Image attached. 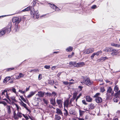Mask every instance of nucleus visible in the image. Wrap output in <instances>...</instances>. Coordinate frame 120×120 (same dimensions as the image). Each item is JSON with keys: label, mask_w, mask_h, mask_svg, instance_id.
<instances>
[{"label": "nucleus", "mask_w": 120, "mask_h": 120, "mask_svg": "<svg viewBox=\"0 0 120 120\" xmlns=\"http://www.w3.org/2000/svg\"><path fill=\"white\" fill-rule=\"evenodd\" d=\"M39 13L38 11V10L35 11V16H36V17L37 19H38L39 17Z\"/></svg>", "instance_id": "nucleus-26"}, {"label": "nucleus", "mask_w": 120, "mask_h": 120, "mask_svg": "<svg viewBox=\"0 0 120 120\" xmlns=\"http://www.w3.org/2000/svg\"><path fill=\"white\" fill-rule=\"evenodd\" d=\"M82 101L83 104H84V105H86L87 104V103L86 102L85 100H82Z\"/></svg>", "instance_id": "nucleus-60"}, {"label": "nucleus", "mask_w": 120, "mask_h": 120, "mask_svg": "<svg viewBox=\"0 0 120 120\" xmlns=\"http://www.w3.org/2000/svg\"><path fill=\"white\" fill-rule=\"evenodd\" d=\"M2 99L3 100H4L5 101L8 103L10 104H11V103L9 102V101L6 98H2Z\"/></svg>", "instance_id": "nucleus-61"}, {"label": "nucleus", "mask_w": 120, "mask_h": 120, "mask_svg": "<svg viewBox=\"0 0 120 120\" xmlns=\"http://www.w3.org/2000/svg\"><path fill=\"white\" fill-rule=\"evenodd\" d=\"M75 63L76 61H70L69 62V64L72 65L71 66V67H73V65H74V64H75Z\"/></svg>", "instance_id": "nucleus-35"}, {"label": "nucleus", "mask_w": 120, "mask_h": 120, "mask_svg": "<svg viewBox=\"0 0 120 120\" xmlns=\"http://www.w3.org/2000/svg\"><path fill=\"white\" fill-rule=\"evenodd\" d=\"M11 27L7 26L0 30V37L4 38L6 33L9 34L11 31Z\"/></svg>", "instance_id": "nucleus-1"}, {"label": "nucleus", "mask_w": 120, "mask_h": 120, "mask_svg": "<svg viewBox=\"0 0 120 120\" xmlns=\"http://www.w3.org/2000/svg\"><path fill=\"white\" fill-rule=\"evenodd\" d=\"M111 45L112 46L115 47H116V46L117 44L114 43H111Z\"/></svg>", "instance_id": "nucleus-63"}, {"label": "nucleus", "mask_w": 120, "mask_h": 120, "mask_svg": "<svg viewBox=\"0 0 120 120\" xmlns=\"http://www.w3.org/2000/svg\"><path fill=\"white\" fill-rule=\"evenodd\" d=\"M63 83L65 85H67L69 84V83L67 81H64L63 82Z\"/></svg>", "instance_id": "nucleus-59"}, {"label": "nucleus", "mask_w": 120, "mask_h": 120, "mask_svg": "<svg viewBox=\"0 0 120 120\" xmlns=\"http://www.w3.org/2000/svg\"><path fill=\"white\" fill-rule=\"evenodd\" d=\"M19 96L22 100L24 102H26V100L23 97L22 95L21 96L20 95H19Z\"/></svg>", "instance_id": "nucleus-46"}, {"label": "nucleus", "mask_w": 120, "mask_h": 120, "mask_svg": "<svg viewBox=\"0 0 120 120\" xmlns=\"http://www.w3.org/2000/svg\"><path fill=\"white\" fill-rule=\"evenodd\" d=\"M63 99L62 100L60 99H57L56 102L58 105H60V104H62L63 101H62Z\"/></svg>", "instance_id": "nucleus-21"}, {"label": "nucleus", "mask_w": 120, "mask_h": 120, "mask_svg": "<svg viewBox=\"0 0 120 120\" xmlns=\"http://www.w3.org/2000/svg\"><path fill=\"white\" fill-rule=\"evenodd\" d=\"M120 96V90L118 91L115 94L114 97L116 98H119Z\"/></svg>", "instance_id": "nucleus-17"}, {"label": "nucleus", "mask_w": 120, "mask_h": 120, "mask_svg": "<svg viewBox=\"0 0 120 120\" xmlns=\"http://www.w3.org/2000/svg\"><path fill=\"white\" fill-rule=\"evenodd\" d=\"M56 113L57 114H59L60 115L63 116V113L61 110L58 108H57L56 109Z\"/></svg>", "instance_id": "nucleus-16"}, {"label": "nucleus", "mask_w": 120, "mask_h": 120, "mask_svg": "<svg viewBox=\"0 0 120 120\" xmlns=\"http://www.w3.org/2000/svg\"><path fill=\"white\" fill-rule=\"evenodd\" d=\"M30 8H29V7H28L25 8L24 9L22 10L20 12L23 11V12H25L26 11H28L30 10Z\"/></svg>", "instance_id": "nucleus-31"}, {"label": "nucleus", "mask_w": 120, "mask_h": 120, "mask_svg": "<svg viewBox=\"0 0 120 120\" xmlns=\"http://www.w3.org/2000/svg\"><path fill=\"white\" fill-rule=\"evenodd\" d=\"M42 100L44 104H46V105H48L49 102L48 100H46L45 98H43L42 99Z\"/></svg>", "instance_id": "nucleus-30"}, {"label": "nucleus", "mask_w": 120, "mask_h": 120, "mask_svg": "<svg viewBox=\"0 0 120 120\" xmlns=\"http://www.w3.org/2000/svg\"><path fill=\"white\" fill-rule=\"evenodd\" d=\"M79 113L80 116L82 117V115L84 114V112H85V111H82L81 110H79Z\"/></svg>", "instance_id": "nucleus-28"}, {"label": "nucleus", "mask_w": 120, "mask_h": 120, "mask_svg": "<svg viewBox=\"0 0 120 120\" xmlns=\"http://www.w3.org/2000/svg\"><path fill=\"white\" fill-rule=\"evenodd\" d=\"M36 91H31L30 92L29 94L27 96V97L29 98L32 97L36 93Z\"/></svg>", "instance_id": "nucleus-11"}, {"label": "nucleus", "mask_w": 120, "mask_h": 120, "mask_svg": "<svg viewBox=\"0 0 120 120\" xmlns=\"http://www.w3.org/2000/svg\"><path fill=\"white\" fill-rule=\"evenodd\" d=\"M94 50V48H90L85 50V51H83V53L84 55L88 54L93 52Z\"/></svg>", "instance_id": "nucleus-4"}, {"label": "nucleus", "mask_w": 120, "mask_h": 120, "mask_svg": "<svg viewBox=\"0 0 120 120\" xmlns=\"http://www.w3.org/2000/svg\"><path fill=\"white\" fill-rule=\"evenodd\" d=\"M82 95V94L81 93H80L78 96L76 97L75 98L76 101V102H77L78 99L80 98V97Z\"/></svg>", "instance_id": "nucleus-37"}, {"label": "nucleus", "mask_w": 120, "mask_h": 120, "mask_svg": "<svg viewBox=\"0 0 120 120\" xmlns=\"http://www.w3.org/2000/svg\"><path fill=\"white\" fill-rule=\"evenodd\" d=\"M42 78V75L41 74H39L38 76V79L39 80H41Z\"/></svg>", "instance_id": "nucleus-58"}, {"label": "nucleus", "mask_w": 120, "mask_h": 120, "mask_svg": "<svg viewBox=\"0 0 120 120\" xmlns=\"http://www.w3.org/2000/svg\"><path fill=\"white\" fill-rule=\"evenodd\" d=\"M51 96H53L54 97H55L57 95V93L55 91H53L51 93Z\"/></svg>", "instance_id": "nucleus-42"}, {"label": "nucleus", "mask_w": 120, "mask_h": 120, "mask_svg": "<svg viewBox=\"0 0 120 120\" xmlns=\"http://www.w3.org/2000/svg\"><path fill=\"white\" fill-rule=\"evenodd\" d=\"M78 94V93L77 92L75 91V92L73 93L72 98H73V100H75V99L77 96Z\"/></svg>", "instance_id": "nucleus-18"}, {"label": "nucleus", "mask_w": 120, "mask_h": 120, "mask_svg": "<svg viewBox=\"0 0 120 120\" xmlns=\"http://www.w3.org/2000/svg\"><path fill=\"white\" fill-rule=\"evenodd\" d=\"M7 108L8 110V113L9 114H10L11 112V107L10 105H7Z\"/></svg>", "instance_id": "nucleus-23"}, {"label": "nucleus", "mask_w": 120, "mask_h": 120, "mask_svg": "<svg viewBox=\"0 0 120 120\" xmlns=\"http://www.w3.org/2000/svg\"><path fill=\"white\" fill-rule=\"evenodd\" d=\"M77 64L78 66V67H81L83 66L85 64L83 62H81L77 63Z\"/></svg>", "instance_id": "nucleus-19"}, {"label": "nucleus", "mask_w": 120, "mask_h": 120, "mask_svg": "<svg viewBox=\"0 0 120 120\" xmlns=\"http://www.w3.org/2000/svg\"><path fill=\"white\" fill-rule=\"evenodd\" d=\"M30 8V14L31 15L32 17L34 18L35 16V10L34 8L32 6H29Z\"/></svg>", "instance_id": "nucleus-5"}, {"label": "nucleus", "mask_w": 120, "mask_h": 120, "mask_svg": "<svg viewBox=\"0 0 120 120\" xmlns=\"http://www.w3.org/2000/svg\"><path fill=\"white\" fill-rule=\"evenodd\" d=\"M44 67L46 69H48L50 68V65H45Z\"/></svg>", "instance_id": "nucleus-55"}, {"label": "nucleus", "mask_w": 120, "mask_h": 120, "mask_svg": "<svg viewBox=\"0 0 120 120\" xmlns=\"http://www.w3.org/2000/svg\"><path fill=\"white\" fill-rule=\"evenodd\" d=\"M14 30L15 32L18 31L19 30V25L14 24Z\"/></svg>", "instance_id": "nucleus-15"}, {"label": "nucleus", "mask_w": 120, "mask_h": 120, "mask_svg": "<svg viewBox=\"0 0 120 120\" xmlns=\"http://www.w3.org/2000/svg\"><path fill=\"white\" fill-rule=\"evenodd\" d=\"M118 51V50L113 49L112 50V52L111 53V55L112 56L117 55Z\"/></svg>", "instance_id": "nucleus-12"}, {"label": "nucleus", "mask_w": 120, "mask_h": 120, "mask_svg": "<svg viewBox=\"0 0 120 120\" xmlns=\"http://www.w3.org/2000/svg\"><path fill=\"white\" fill-rule=\"evenodd\" d=\"M48 4L51 8L54 9H55V6H56L54 4L50 3H49Z\"/></svg>", "instance_id": "nucleus-22"}, {"label": "nucleus", "mask_w": 120, "mask_h": 120, "mask_svg": "<svg viewBox=\"0 0 120 120\" xmlns=\"http://www.w3.org/2000/svg\"><path fill=\"white\" fill-rule=\"evenodd\" d=\"M102 52V51L101 50L97 52H95L96 54V56H98L99 54Z\"/></svg>", "instance_id": "nucleus-50"}, {"label": "nucleus", "mask_w": 120, "mask_h": 120, "mask_svg": "<svg viewBox=\"0 0 120 120\" xmlns=\"http://www.w3.org/2000/svg\"><path fill=\"white\" fill-rule=\"evenodd\" d=\"M115 98H113V100L114 102H117L119 101V100L117 98H116L115 97Z\"/></svg>", "instance_id": "nucleus-56"}, {"label": "nucleus", "mask_w": 120, "mask_h": 120, "mask_svg": "<svg viewBox=\"0 0 120 120\" xmlns=\"http://www.w3.org/2000/svg\"><path fill=\"white\" fill-rule=\"evenodd\" d=\"M119 90V88L118 85H116L114 87V91L116 92Z\"/></svg>", "instance_id": "nucleus-27"}, {"label": "nucleus", "mask_w": 120, "mask_h": 120, "mask_svg": "<svg viewBox=\"0 0 120 120\" xmlns=\"http://www.w3.org/2000/svg\"><path fill=\"white\" fill-rule=\"evenodd\" d=\"M74 100H73V98H72L70 100V101L69 103V104L70 105V106H73V105L72 104V102Z\"/></svg>", "instance_id": "nucleus-36"}, {"label": "nucleus", "mask_w": 120, "mask_h": 120, "mask_svg": "<svg viewBox=\"0 0 120 120\" xmlns=\"http://www.w3.org/2000/svg\"><path fill=\"white\" fill-rule=\"evenodd\" d=\"M22 19L20 17H15L13 18L12 21L15 24L18 25L22 21Z\"/></svg>", "instance_id": "nucleus-3"}, {"label": "nucleus", "mask_w": 120, "mask_h": 120, "mask_svg": "<svg viewBox=\"0 0 120 120\" xmlns=\"http://www.w3.org/2000/svg\"><path fill=\"white\" fill-rule=\"evenodd\" d=\"M89 107H91L93 109H94L95 107V106L94 105V104L92 103L90 104V105H89Z\"/></svg>", "instance_id": "nucleus-52"}, {"label": "nucleus", "mask_w": 120, "mask_h": 120, "mask_svg": "<svg viewBox=\"0 0 120 120\" xmlns=\"http://www.w3.org/2000/svg\"><path fill=\"white\" fill-rule=\"evenodd\" d=\"M108 89H107V92L108 93L111 94L112 93V89L111 86H108Z\"/></svg>", "instance_id": "nucleus-20"}, {"label": "nucleus", "mask_w": 120, "mask_h": 120, "mask_svg": "<svg viewBox=\"0 0 120 120\" xmlns=\"http://www.w3.org/2000/svg\"><path fill=\"white\" fill-rule=\"evenodd\" d=\"M55 98V97L54 98L53 97L51 98L50 100V104L54 106H55L56 104Z\"/></svg>", "instance_id": "nucleus-7"}, {"label": "nucleus", "mask_w": 120, "mask_h": 120, "mask_svg": "<svg viewBox=\"0 0 120 120\" xmlns=\"http://www.w3.org/2000/svg\"><path fill=\"white\" fill-rule=\"evenodd\" d=\"M106 94L107 96L106 100H108L110 99H112V97H111L110 94H108V93H106Z\"/></svg>", "instance_id": "nucleus-25"}, {"label": "nucleus", "mask_w": 120, "mask_h": 120, "mask_svg": "<svg viewBox=\"0 0 120 120\" xmlns=\"http://www.w3.org/2000/svg\"><path fill=\"white\" fill-rule=\"evenodd\" d=\"M55 11H60V9H59V8L57 7L56 6H55Z\"/></svg>", "instance_id": "nucleus-54"}, {"label": "nucleus", "mask_w": 120, "mask_h": 120, "mask_svg": "<svg viewBox=\"0 0 120 120\" xmlns=\"http://www.w3.org/2000/svg\"><path fill=\"white\" fill-rule=\"evenodd\" d=\"M82 82L84 84L90 87L91 86L93 85V82L90 80L89 78H87L86 79L83 80Z\"/></svg>", "instance_id": "nucleus-2"}, {"label": "nucleus", "mask_w": 120, "mask_h": 120, "mask_svg": "<svg viewBox=\"0 0 120 120\" xmlns=\"http://www.w3.org/2000/svg\"><path fill=\"white\" fill-rule=\"evenodd\" d=\"M16 107L17 110L18 112H19L20 106L18 105L15 103H14Z\"/></svg>", "instance_id": "nucleus-33"}, {"label": "nucleus", "mask_w": 120, "mask_h": 120, "mask_svg": "<svg viewBox=\"0 0 120 120\" xmlns=\"http://www.w3.org/2000/svg\"><path fill=\"white\" fill-rule=\"evenodd\" d=\"M45 95H46V96H49V97L51 96V93L49 92H47L46 93L45 92Z\"/></svg>", "instance_id": "nucleus-38"}, {"label": "nucleus", "mask_w": 120, "mask_h": 120, "mask_svg": "<svg viewBox=\"0 0 120 120\" xmlns=\"http://www.w3.org/2000/svg\"><path fill=\"white\" fill-rule=\"evenodd\" d=\"M95 55H96V54L95 52L94 53L90 56L91 59H93Z\"/></svg>", "instance_id": "nucleus-44"}, {"label": "nucleus", "mask_w": 120, "mask_h": 120, "mask_svg": "<svg viewBox=\"0 0 120 120\" xmlns=\"http://www.w3.org/2000/svg\"><path fill=\"white\" fill-rule=\"evenodd\" d=\"M2 104H3L4 106L8 105L7 103L4 101H2Z\"/></svg>", "instance_id": "nucleus-64"}, {"label": "nucleus", "mask_w": 120, "mask_h": 120, "mask_svg": "<svg viewBox=\"0 0 120 120\" xmlns=\"http://www.w3.org/2000/svg\"><path fill=\"white\" fill-rule=\"evenodd\" d=\"M100 90L102 92H103L105 91V88L104 87H101L100 88Z\"/></svg>", "instance_id": "nucleus-47"}, {"label": "nucleus", "mask_w": 120, "mask_h": 120, "mask_svg": "<svg viewBox=\"0 0 120 120\" xmlns=\"http://www.w3.org/2000/svg\"><path fill=\"white\" fill-rule=\"evenodd\" d=\"M11 79V77L8 76L6 77L3 80V82L4 83H7L8 81Z\"/></svg>", "instance_id": "nucleus-14"}, {"label": "nucleus", "mask_w": 120, "mask_h": 120, "mask_svg": "<svg viewBox=\"0 0 120 120\" xmlns=\"http://www.w3.org/2000/svg\"><path fill=\"white\" fill-rule=\"evenodd\" d=\"M108 59V58L106 56L104 57H102L101 58V60H103V61H105V60Z\"/></svg>", "instance_id": "nucleus-43"}, {"label": "nucleus", "mask_w": 120, "mask_h": 120, "mask_svg": "<svg viewBox=\"0 0 120 120\" xmlns=\"http://www.w3.org/2000/svg\"><path fill=\"white\" fill-rule=\"evenodd\" d=\"M28 116L29 117V118L31 120H34V118L32 116L31 117V116H30L29 115H28Z\"/></svg>", "instance_id": "nucleus-62"}, {"label": "nucleus", "mask_w": 120, "mask_h": 120, "mask_svg": "<svg viewBox=\"0 0 120 120\" xmlns=\"http://www.w3.org/2000/svg\"><path fill=\"white\" fill-rule=\"evenodd\" d=\"M66 104L68 105L69 104V101L67 100H66L64 102V108H65V104Z\"/></svg>", "instance_id": "nucleus-32"}, {"label": "nucleus", "mask_w": 120, "mask_h": 120, "mask_svg": "<svg viewBox=\"0 0 120 120\" xmlns=\"http://www.w3.org/2000/svg\"><path fill=\"white\" fill-rule=\"evenodd\" d=\"M48 83L51 85H53L54 83V80H48Z\"/></svg>", "instance_id": "nucleus-29"}, {"label": "nucleus", "mask_w": 120, "mask_h": 120, "mask_svg": "<svg viewBox=\"0 0 120 120\" xmlns=\"http://www.w3.org/2000/svg\"><path fill=\"white\" fill-rule=\"evenodd\" d=\"M45 95V92L41 91H40L38 92L37 94L36 95H38L40 97H43Z\"/></svg>", "instance_id": "nucleus-8"}, {"label": "nucleus", "mask_w": 120, "mask_h": 120, "mask_svg": "<svg viewBox=\"0 0 120 120\" xmlns=\"http://www.w3.org/2000/svg\"><path fill=\"white\" fill-rule=\"evenodd\" d=\"M19 92H20L21 93L23 94H25V93L26 92V91L25 90H24L23 91H22V90H19Z\"/></svg>", "instance_id": "nucleus-48"}, {"label": "nucleus", "mask_w": 120, "mask_h": 120, "mask_svg": "<svg viewBox=\"0 0 120 120\" xmlns=\"http://www.w3.org/2000/svg\"><path fill=\"white\" fill-rule=\"evenodd\" d=\"M95 100L96 102L98 103H101L102 101V99L100 97H97L95 98Z\"/></svg>", "instance_id": "nucleus-10"}, {"label": "nucleus", "mask_w": 120, "mask_h": 120, "mask_svg": "<svg viewBox=\"0 0 120 120\" xmlns=\"http://www.w3.org/2000/svg\"><path fill=\"white\" fill-rule=\"evenodd\" d=\"M86 101L89 102H91L92 100V98L89 96H86Z\"/></svg>", "instance_id": "nucleus-13"}, {"label": "nucleus", "mask_w": 120, "mask_h": 120, "mask_svg": "<svg viewBox=\"0 0 120 120\" xmlns=\"http://www.w3.org/2000/svg\"><path fill=\"white\" fill-rule=\"evenodd\" d=\"M97 6L95 4L92 5L91 7V8L92 9H95L97 8Z\"/></svg>", "instance_id": "nucleus-53"}, {"label": "nucleus", "mask_w": 120, "mask_h": 120, "mask_svg": "<svg viewBox=\"0 0 120 120\" xmlns=\"http://www.w3.org/2000/svg\"><path fill=\"white\" fill-rule=\"evenodd\" d=\"M15 69L14 68H7L6 69L7 71H9Z\"/></svg>", "instance_id": "nucleus-39"}, {"label": "nucleus", "mask_w": 120, "mask_h": 120, "mask_svg": "<svg viewBox=\"0 0 120 120\" xmlns=\"http://www.w3.org/2000/svg\"><path fill=\"white\" fill-rule=\"evenodd\" d=\"M22 116L26 120H28L29 119V117L27 116H26L24 114H22Z\"/></svg>", "instance_id": "nucleus-51"}, {"label": "nucleus", "mask_w": 120, "mask_h": 120, "mask_svg": "<svg viewBox=\"0 0 120 120\" xmlns=\"http://www.w3.org/2000/svg\"><path fill=\"white\" fill-rule=\"evenodd\" d=\"M11 92H13L16 94V89L14 87H12L11 89Z\"/></svg>", "instance_id": "nucleus-45"}, {"label": "nucleus", "mask_w": 120, "mask_h": 120, "mask_svg": "<svg viewBox=\"0 0 120 120\" xmlns=\"http://www.w3.org/2000/svg\"><path fill=\"white\" fill-rule=\"evenodd\" d=\"M65 112L64 113V114L65 116H67L68 114V112L67 110L65 111Z\"/></svg>", "instance_id": "nucleus-57"}, {"label": "nucleus", "mask_w": 120, "mask_h": 120, "mask_svg": "<svg viewBox=\"0 0 120 120\" xmlns=\"http://www.w3.org/2000/svg\"><path fill=\"white\" fill-rule=\"evenodd\" d=\"M55 118L57 120H60L61 119L60 117L58 115H55Z\"/></svg>", "instance_id": "nucleus-41"}, {"label": "nucleus", "mask_w": 120, "mask_h": 120, "mask_svg": "<svg viewBox=\"0 0 120 120\" xmlns=\"http://www.w3.org/2000/svg\"><path fill=\"white\" fill-rule=\"evenodd\" d=\"M73 50V48L71 46H69L66 48V50L68 52H71Z\"/></svg>", "instance_id": "nucleus-24"}, {"label": "nucleus", "mask_w": 120, "mask_h": 120, "mask_svg": "<svg viewBox=\"0 0 120 120\" xmlns=\"http://www.w3.org/2000/svg\"><path fill=\"white\" fill-rule=\"evenodd\" d=\"M113 49L112 47H106L103 50V51L105 52H110L112 51Z\"/></svg>", "instance_id": "nucleus-9"}, {"label": "nucleus", "mask_w": 120, "mask_h": 120, "mask_svg": "<svg viewBox=\"0 0 120 120\" xmlns=\"http://www.w3.org/2000/svg\"><path fill=\"white\" fill-rule=\"evenodd\" d=\"M10 98L11 100L15 102H16L17 101L15 99V97L14 96L11 97Z\"/></svg>", "instance_id": "nucleus-34"}, {"label": "nucleus", "mask_w": 120, "mask_h": 120, "mask_svg": "<svg viewBox=\"0 0 120 120\" xmlns=\"http://www.w3.org/2000/svg\"><path fill=\"white\" fill-rule=\"evenodd\" d=\"M101 94L99 93H97L94 96V98H96L97 97H99L98 96L100 95Z\"/></svg>", "instance_id": "nucleus-40"}, {"label": "nucleus", "mask_w": 120, "mask_h": 120, "mask_svg": "<svg viewBox=\"0 0 120 120\" xmlns=\"http://www.w3.org/2000/svg\"><path fill=\"white\" fill-rule=\"evenodd\" d=\"M23 114L21 112H18L14 118L15 120H18L19 118H21L22 117Z\"/></svg>", "instance_id": "nucleus-6"}, {"label": "nucleus", "mask_w": 120, "mask_h": 120, "mask_svg": "<svg viewBox=\"0 0 120 120\" xmlns=\"http://www.w3.org/2000/svg\"><path fill=\"white\" fill-rule=\"evenodd\" d=\"M19 75L20 78H23L24 77V74H23L22 73H19Z\"/></svg>", "instance_id": "nucleus-49"}]
</instances>
